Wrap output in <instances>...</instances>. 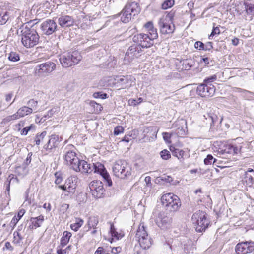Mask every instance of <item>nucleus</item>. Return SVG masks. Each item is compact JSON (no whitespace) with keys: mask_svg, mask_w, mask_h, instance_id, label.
<instances>
[{"mask_svg":"<svg viewBox=\"0 0 254 254\" xmlns=\"http://www.w3.org/2000/svg\"><path fill=\"white\" fill-rule=\"evenodd\" d=\"M80 167L81 172L85 173H90L94 172L95 173L100 174L104 179L107 185L110 187L112 182L109 174L107 173L104 166L100 162L93 164H88L84 160H80Z\"/></svg>","mask_w":254,"mask_h":254,"instance_id":"nucleus-2","label":"nucleus"},{"mask_svg":"<svg viewBox=\"0 0 254 254\" xmlns=\"http://www.w3.org/2000/svg\"><path fill=\"white\" fill-rule=\"evenodd\" d=\"M215 92V88L213 85L202 83L197 87L196 92L198 95L204 97H210L213 96Z\"/></svg>","mask_w":254,"mask_h":254,"instance_id":"nucleus-15","label":"nucleus"},{"mask_svg":"<svg viewBox=\"0 0 254 254\" xmlns=\"http://www.w3.org/2000/svg\"><path fill=\"white\" fill-rule=\"evenodd\" d=\"M245 7L248 13L254 14V5L252 4H245Z\"/></svg>","mask_w":254,"mask_h":254,"instance_id":"nucleus-49","label":"nucleus"},{"mask_svg":"<svg viewBox=\"0 0 254 254\" xmlns=\"http://www.w3.org/2000/svg\"><path fill=\"white\" fill-rule=\"evenodd\" d=\"M146 249H144L139 246H135L134 248L135 253L136 254H145V250Z\"/></svg>","mask_w":254,"mask_h":254,"instance_id":"nucleus-51","label":"nucleus"},{"mask_svg":"<svg viewBox=\"0 0 254 254\" xmlns=\"http://www.w3.org/2000/svg\"><path fill=\"white\" fill-rule=\"evenodd\" d=\"M146 184V185L147 186H149V187H151V178L150 177V176H147L145 178V180H144Z\"/></svg>","mask_w":254,"mask_h":254,"instance_id":"nucleus-62","label":"nucleus"},{"mask_svg":"<svg viewBox=\"0 0 254 254\" xmlns=\"http://www.w3.org/2000/svg\"><path fill=\"white\" fill-rule=\"evenodd\" d=\"M161 179L168 183H171L173 181L172 177L169 176L162 177Z\"/></svg>","mask_w":254,"mask_h":254,"instance_id":"nucleus-64","label":"nucleus"},{"mask_svg":"<svg viewBox=\"0 0 254 254\" xmlns=\"http://www.w3.org/2000/svg\"><path fill=\"white\" fill-rule=\"evenodd\" d=\"M59 111V108L57 107L53 108L49 110L47 114L44 116L45 118H50L52 117L56 113H58Z\"/></svg>","mask_w":254,"mask_h":254,"instance_id":"nucleus-45","label":"nucleus"},{"mask_svg":"<svg viewBox=\"0 0 254 254\" xmlns=\"http://www.w3.org/2000/svg\"><path fill=\"white\" fill-rule=\"evenodd\" d=\"M81 57L77 51L64 53L60 56L59 60L63 67L67 68L78 64Z\"/></svg>","mask_w":254,"mask_h":254,"instance_id":"nucleus-8","label":"nucleus"},{"mask_svg":"<svg viewBox=\"0 0 254 254\" xmlns=\"http://www.w3.org/2000/svg\"><path fill=\"white\" fill-rule=\"evenodd\" d=\"M233 146L232 145H228L226 146V148L223 151L224 152L227 153H233V149L231 148V147Z\"/></svg>","mask_w":254,"mask_h":254,"instance_id":"nucleus-59","label":"nucleus"},{"mask_svg":"<svg viewBox=\"0 0 254 254\" xmlns=\"http://www.w3.org/2000/svg\"><path fill=\"white\" fill-rule=\"evenodd\" d=\"M47 134V132L43 131L40 134H37L35 137V142L36 145H39L41 141H43Z\"/></svg>","mask_w":254,"mask_h":254,"instance_id":"nucleus-37","label":"nucleus"},{"mask_svg":"<svg viewBox=\"0 0 254 254\" xmlns=\"http://www.w3.org/2000/svg\"><path fill=\"white\" fill-rule=\"evenodd\" d=\"M73 147L74 146L72 145H69L65 147L64 155V163L76 172H80V159L73 150Z\"/></svg>","mask_w":254,"mask_h":254,"instance_id":"nucleus-3","label":"nucleus"},{"mask_svg":"<svg viewBox=\"0 0 254 254\" xmlns=\"http://www.w3.org/2000/svg\"><path fill=\"white\" fill-rule=\"evenodd\" d=\"M13 242L16 244H20L23 239V237L21 235L19 232H14Z\"/></svg>","mask_w":254,"mask_h":254,"instance_id":"nucleus-34","label":"nucleus"},{"mask_svg":"<svg viewBox=\"0 0 254 254\" xmlns=\"http://www.w3.org/2000/svg\"><path fill=\"white\" fill-rule=\"evenodd\" d=\"M160 154L161 157L163 160H168L171 158V154L170 152L166 149H164L161 151L160 153Z\"/></svg>","mask_w":254,"mask_h":254,"instance_id":"nucleus-40","label":"nucleus"},{"mask_svg":"<svg viewBox=\"0 0 254 254\" xmlns=\"http://www.w3.org/2000/svg\"><path fill=\"white\" fill-rule=\"evenodd\" d=\"M162 205L170 211H177L181 205L179 198L172 193L163 195L161 198Z\"/></svg>","mask_w":254,"mask_h":254,"instance_id":"nucleus-6","label":"nucleus"},{"mask_svg":"<svg viewBox=\"0 0 254 254\" xmlns=\"http://www.w3.org/2000/svg\"><path fill=\"white\" fill-rule=\"evenodd\" d=\"M28 168L26 165H22L16 168V172L18 174V176L22 177L26 176L28 174Z\"/></svg>","mask_w":254,"mask_h":254,"instance_id":"nucleus-29","label":"nucleus"},{"mask_svg":"<svg viewBox=\"0 0 254 254\" xmlns=\"http://www.w3.org/2000/svg\"><path fill=\"white\" fill-rule=\"evenodd\" d=\"M174 4V0H166L162 4V8L163 9H167L171 7Z\"/></svg>","mask_w":254,"mask_h":254,"instance_id":"nucleus-39","label":"nucleus"},{"mask_svg":"<svg viewBox=\"0 0 254 254\" xmlns=\"http://www.w3.org/2000/svg\"><path fill=\"white\" fill-rule=\"evenodd\" d=\"M89 188L92 195L96 198L103 197L105 190L101 181L95 180L89 184Z\"/></svg>","mask_w":254,"mask_h":254,"instance_id":"nucleus-13","label":"nucleus"},{"mask_svg":"<svg viewBox=\"0 0 254 254\" xmlns=\"http://www.w3.org/2000/svg\"><path fill=\"white\" fill-rule=\"evenodd\" d=\"M150 37V38H152L153 40L156 39L158 37V33L157 32V29L153 27L151 29L148 31V34Z\"/></svg>","mask_w":254,"mask_h":254,"instance_id":"nucleus-41","label":"nucleus"},{"mask_svg":"<svg viewBox=\"0 0 254 254\" xmlns=\"http://www.w3.org/2000/svg\"><path fill=\"white\" fill-rule=\"evenodd\" d=\"M40 28L44 34L50 35L58 29V26L54 20L47 19L42 22Z\"/></svg>","mask_w":254,"mask_h":254,"instance_id":"nucleus-16","label":"nucleus"},{"mask_svg":"<svg viewBox=\"0 0 254 254\" xmlns=\"http://www.w3.org/2000/svg\"><path fill=\"white\" fill-rule=\"evenodd\" d=\"M141 9L137 1H131L127 3L121 14V20L125 23H128L132 16L138 14Z\"/></svg>","mask_w":254,"mask_h":254,"instance_id":"nucleus-4","label":"nucleus"},{"mask_svg":"<svg viewBox=\"0 0 254 254\" xmlns=\"http://www.w3.org/2000/svg\"><path fill=\"white\" fill-rule=\"evenodd\" d=\"M216 159H214L213 157L209 154L207 156V157L204 159V163L205 165H211L212 163H214L216 161Z\"/></svg>","mask_w":254,"mask_h":254,"instance_id":"nucleus-43","label":"nucleus"},{"mask_svg":"<svg viewBox=\"0 0 254 254\" xmlns=\"http://www.w3.org/2000/svg\"><path fill=\"white\" fill-rule=\"evenodd\" d=\"M10 12L8 11L2 12L0 14V24L4 25L10 23L13 17L10 15Z\"/></svg>","mask_w":254,"mask_h":254,"instance_id":"nucleus-27","label":"nucleus"},{"mask_svg":"<svg viewBox=\"0 0 254 254\" xmlns=\"http://www.w3.org/2000/svg\"><path fill=\"white\" fill-rule=\"evenodd\" d=\"M141 51V48L139 45H131L127 51L125 58H128V59L130 60H132L134 58H137L139 56V53Z\"/></svg>","mask_w":254,"mask_h":254,"instance_id":"nucleus-19","label":"nucleus"},{"mask_svg":"<svg viewBox=\"0 0 254 254\" xmlns=\"http://www.w3.org/2000/svg\"><path fill=\"white\" fill-rule=\"evenodd\" d=\"M93 96L95 98H101L102 99L107 98V94L106 93H102L100 92H95Z\"/></svg>","mask_w":254,"mask_h":254,"instance_id":"nucleus-48","label":"nucleus"},{"mask_svg":"<svg viewBox=\"0 0 254 254\" xmlns=\"http://www.w3.org/2000/svg\"><path fill=\"white\" fill-rule=\"evenodd\" d=\"M73 179V177H70L65 181V184L66 186L67 192V193L65 194L66 195L71 196L75 192L76 185V184L74 183Z\"/></svg>","mask_w":254,"mask_h":254,"instance_id":"nucleus-23","label":"nucleus"},{"mask_svg":"<svg viewBox=\"0 0 254 254\" xmlns=\"http://www.w3.org/2000/svg\"><path fill=\"white\" fill-rule=\"evenodd\" d=\"M69 204L64 203L62 204L60 211L63 213H64L69 208Z\"/></svg>","mask_w":254,"mask_h":254,"instance_id":"nucleus-56","label":"nucleus"},{"mask_svg":"<svg viewBox=\"0 0 254 254\" xmlns=\"http://www.w3.org/2000/svg\"><path fill=\"white\" fill-rule=\"evenodd\" d=\"M121 248L120 247H114L112 249V253L114 254H117L121 252Z\"/></svg>","mask_w":254,"mask_h":254,"instance_id":"nucleus-61","label":"nucleus"},{"mask_svg":"<svg viewBox=\"0 0 254 254\" xmlns=\"http://www.w3.org/2000/svg\"><path fill=\"white\" fill-rule=\"evenodd\" d=\"M27 104L29 105V107L32 108L33 111L37 110L38 106V101L35 100L34 99H30L28 101Z\"/></svg>","mask_w":254,"mask_h":254,"instance_id":"nucleus-44","label":"nucleus"},{"mask_svg":"<svg viewBox=\"0 0 254 254\" xmlns=\"http://www.w3.org/2000/svg\"><path fill=\"white\" fill-rule=\"evenodd\" d=\"M18 180L17 178L14 176L13 174H11L9 176L7 179V184L6 185V190H9L10 189V184H13L14 183H17Z\"/></svg>","mask_w":254,"mask_h":254,"instance_id":"nucleus-33","label":"nucleus"},{"mask_svg":"<svg viewBox=\"0 0 254 254\" xmlns=\"http://www.w3.org/2000/svg\"><path fill=\"white\" fill-rule=\"evenodd\" d=\"M170 150L173 156L177 157L179 159L183 158L185 153L183 150L175 148L174 147H170Z\"/></svg>","mask_w":254,"mask_h":254,"instance_id":"nucleus-32","label":"nucleus"},{"mask_svg":"<svg viewBox=\"0 0 254 254\" xmlns=\"http://www.w3.org/2000/svg\"><path fill=\"white\" fill-rule=\"evenodd\" d=\"M206 215L205 212L200 210L197 211L192 215L191 221L196 231L202 232L208 227L210 221Z\"/></svg>","mask_w":254,"mask_h":254,"instance_id":"nucleus-5","label":"nucleus"},{"mask_svg":"<svg viewBox=\"0 0 254 254\" xmlns=\"http://www.w3.org/2000/svg\"><path fill=\"white\" fill-rule=\"evenodd\" d=\"M35 126L33 124H31L29 126L26 127L21 131V134L22 135H26L28 132L33 128H34Z\"/></svg>","mask_w":254,"mask_h":254,"instance_id":"nucleus-46","label":"nucleus"},{"mask_svg":"<svg viewBox=\"0 0 254 254\" xmlns=\"http://www.w3.org/2000/svg\"><path fill=\"white\" fill-rule=\"evenodd\" d=\"M8 59L12 62H17L20 60L19 54L17 52H11L8 56Z\"/></svg>","mask_w":254,"mask_h":254,"instance_id":"nucleus-36","label":"nucleus"},{"mask_svg":"<svg viewBox=\"0 0 254 254\" xmlns=\"http://www.w3.org/2000/svg\"><path fill=\"white\" fill-rule=\"evenodd\" d=\"M71 237V233L68 231H64L63 233V237L61 240V244L62 246H65L69 242L70 238Z\"/></svg>","mask_w":254,"mask_h":254,"instance_id":"nucleus-31","label":"nucleus"},{"mask_svg":"<svg viewBox=\"0 0 254 254\" xmlns=\"http://www.w3.org/2000/svg\"><path fill=\"white\" fill-rule=\"evenodd\" d=\"M194 48L198 50H204L210 51L213 49V43L211 42H207L204 44L201 41H197L194 43Z\"/></svg>","mask_w":254,"mask_h":254,"instance_id":"nucleus-24","label":"nucleus"},{"mask_svg":"<svg viewBox=\"0 0 254 254\" xmlns=\"http://www.w3.org/2000/svg\"><path fill=\"white\" fill-rule=\"evenodd\" d=\"M110 233L112 237H114L117 239H119V234L116 231L115 228L114 227L113 224L111 225L110 227Z\"/></svg>","mask_w":254,"mask_h":254,"instance_id":"nucleus-50","label":"nucleus"},{"mask_svg":"<svg viewBox=\"0 0 254 254\" xmlns=\"http://www.w3.org/2000/svg\"><path fill=\"white\" fill-rule=\"evenodd\" d=\"M220 33L219 28L218 27H213L210 35L209 36V39H211V37L215 35L219 34Z\"/></svg>","mask_w":254,"mask_h":254,"instance_id":"nucleus-55","label":"nucleus"},{"mask_svg":"<svg viewBox=\"0 0 254 254\" xmlns=\"http://www.w3.org/2000/svg\"><path fill=\"white\" fill-rule=\"evenodd\" d=\"M174 13L170 12L164 17L161 18L158 24L161 32L163 34H170L173 32L175 26L173 24Z\"/></svg>","mask_w":254,"mask_h":254,"instance_id":"nucleus-10","label":"nucleus"},{"mask_svg":"<svg viewBox=\"0 0 254 254\" xmlns=\"http://www.w3.org/2000/svg\"><path fill=\"white\" fill-rule=\"evenodd\" d=\"M99 222L98 218L96 216L91 217L88 220L89 227L95 228Z\"/></svg>","mask_w":254,"mask_h":254,"instance_id":"nucleus-35","label":"nucleus"},{"mask_svg":"<svg viewBox=\"0 0 254 254\" xmlns=\"http://www.w3.org/2000/svg\"><path fill=\"white\" fill-rule=\"evenodd\" d=\"M44 220V216L43 215H40L36 217H31L30 220L31 222V224L29 225V228L33 229L40 227Z\"/></svg>","mask_w":254,"mask_h":254,"instance_id":"nucleus-26","label":"nucleus"},{"mask_svg":"<svg viewBox=\"0 0 254 254\" xmlns=\"http://www.w3.org/2000/svg\"><path fill=\"white\" fill-rule=\"evenodd\" d=\"M171 222L172 218L167 216L164 212L159 213L156 220L157 225L161 229L169 227Z\"/></svg>","mask_w":254,"mask_h":254,"instance_id":"nucleus-17","label":"nucleus"},{"mask_svg":"<svg viewBox=\"0 0 254 254\" xmlns=\"http://www.w3.org/2000/svg\"><path fill=\"white\" fill-rule=\"evenodd\" d=\"M59 136L56 135H52L50 136L47 143L44 145V149L47 150H51L53 148L56 147L58 145Z\"/></svg>","mask_w":254,"mask_h":254,"instance_id":"nucleus-22","label":"nucleus"},{"mask_svg":"<svg viewBox=\"0 0 254 254\" xmlns=\"http://www.w3.org/2000/svg\"><path fill=\"white\" fill-rule=\"evenodd\" d=\"M241 180L239 182V186L241 184L246 188H254V180L252 174L247 172H243L241 174Z\"/></svg>","mask_w":254,"mask_h":254,"instance_id":"nucleus-18","label":"nucleus"},{"mask_svg":"<svg viewBox=\"0 0 254 254\" xmlns=\"http://www.w3.org/2000/svg\"><path fill=\"white\" fill-rule=\"evenodd\" d=\"M173 127L176 128L175 132L178 137H183L186 135L185 128L187 127L185 120L181 119L175 122L173 124Z\"/></svg>","mask_w":254,"mask_h":254,"instance_id":"nucleus-20","label":"nucleus"},{"mask_svg":"<svg viewBox=\"0 0 254 254\" xmlns=\"http://www.w3.org/2000/svg\"><path fill=\"white\" fill-rule=\"evenodd\" d=\"M83 221L82 219H78L75 223L71 224V228L75 231H77L78 229L83 225Z\"/></svg>","mask_w":254,"mask_h":254,"instance_id":"nucleus-38","label":"nucleus"},{"mask_svg":"<svg viewBox=\"0 0 254 254\" xmlns=\"http://www.w3.org/2000/svg\"><path fill=\"white\" fill-rule=\"evenodd\" d=\"M32 112L33 109L26 106H23L18 110V113L19 114L21 117L31 114Z\"/></svg>","mask_w":254,"mask_h":254,"instance_id":"nucleus-28","label":"nucleus"},{"mask_svg":"<svg viewBox=\"0 0 254 254\" xmlns=\"http://www.w3.org/2000/svg\"><path fill=\"white\" fill-rule=\"evenodd\" d=\"M115 80L116 83L119 84L123 88H125L131 84L130 78L128 76L117 77Z\"/></svg>","mask_w":254,"mask_h":254,"instance_id":"nucleus-25","label":"nucleus"},{"mask_svg":"<svg viewBox=\"0 0 254 254\" xmlns=\"http://www.w3.org/2000/svg\"><path fill=\"white\" fill-rule=\"evenodd\" d=\"M145 27L147 29L148 31L151 29L153 26V23L152 22H148L145 24Z\"/></svg>","mask_w":254,"mask_h":254,"instance_id":"nucleus-60","label":"nucleus"},{"mask_svg":"<svg viewBox=\"0 0 254 254\" xmlns=\"http://www.w3.org/2000/svg\"><path fill=\"white\" fill-rule=\"evenodd\" d=\"M56 68V64L48 61L37 65L35 68V73L38 76H46L51 74Z\"/></svg>","mask_w":254,"mask_h":254,"instance_id":"nucleus-11","label":"nucleus"},{"mask_svg":"<svg viewBox=\"0 0 254 254\" xmlns=\"http://www.w3.org/2000/svg\"><path fill=\"white\" fill-rule=\"evenodd\" d=\"M55 176L56 178V179L55 181V184H57V185L60 184L63 181V178L61 176V174L59 172H56L55 173Z\"/></svg>","mask_w":254,"mask_h":254,"instance_id":"nucleus-52","label":"nucleus"},{"mask_svg":"<svg viewBox=\"0 0 254 254\" xmlns=\"http://www.w3.org/2000/svg\"><path fill=\"white\" fill-rule=\"evenodd\" d=\"M135 239L140 246L144 249H148L152 245V239L148 236L143 223H140L137 230Z\"/></svg>","mask_w":254,"mask_h":254,"instance_id":"nucleus-9","label":"nucleus"},{"mask_svg":"<svg viewBox=\"0 0 254 254\" xmlns=\"http://www.w3.org/2000/svg\"><path fill=\"white\" fill-rule=\"evenodd\" d=\"M90 105L94 108H96V111H101L103 109V107L101 105L97 104L94 101H91Z\"/></svg>","mask_w":254,"mask_h":254,"instance_id":"nucleus-54","label":"nucleus"},{"mask_svg":"<svg viewBox=\"0 0 254 254\" xmlns=\"http://www.w3.org/2000/svg\"><path fill=\"white\" fill-rule=\"evenodd\" d=\"M124 129L123 127L122 126H117L114 128V133L115 135H118L121 133H123L124 132Z\"/></svg>","mask_w":254,"mask_h":254,"instance_id":"nucleus-53","label":"nucleus"},{"mask_svg":"<svg viewBox=\"0 0 254 254\" xmlns=\"http://www.w3.org/2000/svg\"><path fill=\"white\" fill-rule=\"evenodd\" d=\"M4 247L6 249L9 250L11 251H12L14 249L13 247L11 246V245L9 242H6L5 243Z\"/></svg>","mask_w":254,"mask_h":254,"instance_id":"nucleus-63","label":"nucleus"},{"mask_svg":"<svg viewBox=\"0 0 254 254\" xmlns=\"http://www.w3.org/2000/svg\"><path fill=\"white\" fill-rule=\"evenodd\" d=\"M58 23L62 28L70 27L74 25V19L69 15H61L58 19Z\"/></svg>","mask_w":254,"mask_h":254,"instance_id":"nucleus-21","label":"nucleus"},{"mask_svg":"<svg viewBox=\"0 0 254 254\" xmlns=\"http://www.w3.org/2000/svg\"><path fill=\"white\" fill-rule=\"evenodd\" d=\"M254 95V94L253 92L245 90V91H243V93L242 94V96L245 99L250 100L253 99V96Z\"/></svg>","mask_w":254,"mask_h":254,"instance_id":"nucleus-42","label":"nucleus"},{"mask_svg":"<svg viewBox=\"0 0 254 254\" xmlns=\"http://www.w3.org/2000/svg\"><path fill=\"white\" fill-rule=\"evenodd\" d=\"M236 254H247L254 250V242L243 241L238 243L235 248Z\"/></svg>","mask_w":254,"mask_h":254,"instance_id":"nucleus-14","label":"nucleus"},{"mask_svg":"<svg viewBox=\"0 0 254 254\" xmlns=\"http://www.w3.org/2000/svg\"><path fill=\"white\" fill-rule=\"evenodd\" d=\"M217 79V76L216 75H213L210 77H207L205 78L204 80V83L205 84L209 85L211 84V82L215 81Z\"/></svg>","mask_w":254,"mask_h":254,"instance_id":"nucleus-47","label":"nucleus"},{"mask_svg":"<svg viewBox=\"0 0 254 254\" xmlns=\"http://www.w3.org/2000/svg\"><path fill=\"white\" fill-rule=\"evenodd\" d=\"M31 21L21 26L20 29L21 33V42L22 45L27 48H30L38 44L39 41V35L33 26L29 27L28 25Z\"/></svg>","mask_w":254,"mask_h":254,"instance_id":"nucleus-1","label":"nucleus"},{"mask_svg":"<svg viewBox=\"0 0 254 254\" xmlns=\"http://www.w3.org/2000/svg\"><path fill=\"white\" fill-rule=\"evenodd\" d=\"M203 117L205 119L210 122L211 126L215 123L218 120L217 115L213 113H208L206 115H204Z\"/></svg>","mask_w":254,"mask_h":254,"instance_id":"nucleus-30","label":"nucleus"},{"mask_svg":"<svg viewBox=\"0 0 254 254\" xmlns=\"http://www.w3.org/2000/svg\"><path fill=\"white\" fill-rule=\"evenodd\" d=\"M113 172L117 177L124 179L131 175V168L125 160H118L113 165Z\"/></svg>","mask_w":254,"mask_h":254,"instance_id":"nucleus-7","label":"nucleus"},{"mask_svg":"<svg viewBox=\"0 0 254 254\" xmlns=\"http://www.w3.org/2000/svg\"><path fill=\"white\" fill-rule=\"evenodd\" d=\"M104 249L102 247H99L95 252L94 254H105Z\"/></svg>","mask_w":254,"mask_h":254,"instance_id":"nucleus-58","label":"nucleus"},{"mask_svg":"<svg viewBox=\"0 0 254 254\" xmlns=\"http://www.w3.org/2000/svg\"><path fill=\"white\" fill-rule=\"evenodd\" d=\"M31 156L32 154H30V153H29L28 154L27 157L25 161H24V164H23V165H26V166H27L30 163L31 161Z\"/></svg>","mask_w":254,"mask_h":254,"instance_id":"nucleus-57","label":"nucleus"},{"mask_svg":"<svg viewBox=\"0 0 254 254\" xmlns=\"http://www.w3.org/2000/svg\"><path fill=\"white\" fill-rule=\"evenodd\" d=\"M134 43L138 44L141 48H149L154 44V40L150 38L148 34L140 33L134 35L132 38Z\"/></svg>","mask_w":254,"mask_h":254,"instance_id":"nucleus-12","label":"nucleus"}]
</instances>
